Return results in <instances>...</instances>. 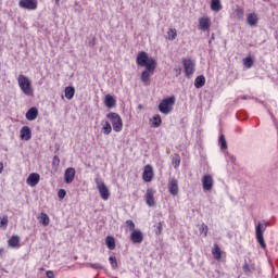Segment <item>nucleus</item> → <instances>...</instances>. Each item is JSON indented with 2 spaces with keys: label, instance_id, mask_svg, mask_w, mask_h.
Here are the masks:
<instances>
[{
  "label": "nucleus",
  "instance_id": "32",
  "mask_svg": "<svg viewBox=\"0 0 278 278\" xmlns=\"http://www.w3.org/2000/svg\"><path fill=\"white\" fill-rule=\"evenodd\" d=\"M109 262L113 270H116L118 268V261H116V256H110Z\"/></svg>",
  "mask_w": 278,
  "mask_h": 278
},
{
  "label": "nucleus",
  "instance_id": "33",
  "mask_svg": "<svg viewBox=\"0 0 278 278\" xmlns=\"http://www.w3.org/2000/svg\"><path fill=\"white\" fill-rule=\"evenodd\" d=\"M172 164L174 168H179V164H181V157H179V155H175L172 160Z\"/></svg>",
  "mask_w": 278,
  "mask_h": 278
},
{
  "label": "nucleus",
  "instance_id": "46",
  "mask_svg": "<svg viewBox=\"0 0 278 278\" xmlns=\"http://www.w3.org/2000/svg\"><path fill=\"white\" fill-rule=\"evenodd\" d=\"M228 160L233 164V162H236V156L228 154Z\"/></svg>",
  "mask_w": 278,
  "mask_h": 278
},
{
  "label": "nucleus",
  "instance_id": "39",
  "mask_svg": "<svg viewBox=\"0 0 278 278\" xmlns=\"http://www.w3.org/2000/svg\"><path fill=\"white\" fill-rule=\"evenodd\" d=\"M8 215H4L2 218H0V227H8Z\"/></svg>",
  "mask_w": 278,
  "mask_h": 278
},
{
  "label": "nucleus",
  "instance_id": "30",
  "mask_svg": "<svg viewBox=\"0 0 278 278\" xmlns=\"http://www.w3.org/2000/svg\"><path fill=\"white\" fill-rule=\"evenodd\" d=\"M177 38V29L169 28L167 31V40H175Z\"/></svg>",
  "mask_w": 278,
  "mask_h": 278
},
{
  "label": "nucleus",
  "instance_id": "44",
  "mask_svg": "<svg viewBox=\"0 0 278 278\" xmlns=\"http://www.w3.org/2000/svg\"><path fill=\"white\" fill-rule=\"evenodd\" d=\"M46 277H48V278H55V274H53L52 270H48V271H46Z\"/></svg>",
  "mask_w": 278,
  "mask_h": 278
},
{
  "label": "nucleus",
  "instance_id": "13",
  "mask_svg": "<svg viewBox=\"0 0 278 278\" xmlns=\"http://www.w3.org/2000/svg\"><path fill=\"white\" fill-rule=\"evenodd\" d=\"M168 192L173 197H177L179 194V181L176 178H172L168 181Z\"/></svg>",
  "mask_w": 278,
  "mask_h": 278
},
{
  "label": "nucleus",
  "instance_id": "42",
  "mask_svg": "<svg viewBox=\"0 0 278 278\" xmlns=\"http://www.w3.org/2000/svg\"><path fill=\"white\" fill-rule=\"evenodd\" d=\"M58 197H59V199H64V197H66V190L60 189L58 191Z\"/></svg>",
  "mask_w": 278,
  "mask_h": 278
},
{
  "label": "nucleus",
  "instance_id": "37",
  "mask_svg": "<svg viewBox=\"0 0 278 278\" xmlns=\"http://www.w3.org/2000/svg\"><path fill=\"white\" fill-rule=\"evenodd\" d=\"M207 231H208V227L205 224H202L200 226V233L204 235V238H207Z\"/></svg>",
  "mask_w": 278,
  "mask_h": 278
},
{
  "label": "nucleus",
  "instance_id": "19",
  "mask_svg": "<svg viewBox=\"0 0 278 278\" xmlns=\"http://www.w3.org/2000/svg\"><path fill=\"white\" fill-rule=\"evenodd\" d=\"M8 244L10 247V249H18L21 247V237L14 235L12 236L9 241Z\"/></svg>",
  "mask_w": 278,
  "mask_h": 278
},
{
  "label": "nucleus",
  "instance_id": "41",
  "mask_svg": "<svg viewBox=\"0 0 278 278\" xmlns=\"http://www.w3.org/2000/svg\"><path fill=\"white\" fill-rule=\"evenodd\" d=\"M52 166H55V168H58L60 166V156H58V155L53 156Z\"/></svg>",
  "mask_w": 278,
  "mask_h": 278
},
{
  "label": "nucleus",
  "instance_id": "9",
  "mask_svg": "<svg viewBox=\"0 0 278 278\" xmlns=\"http://www.w3.org/2000/svg\"><path fill=\"white\" fill-rule=\"evenodd\" d=\"M130 242L132 244H142L144 242V233L140 229H136L130 233Z\"/></svg>",
  "mask_w": 278,
  "mask_h": 278
},
{
  "label": "nucleus",
  "instance_id": "27",
  "mask_svg": "<svg viewBox=\"0 0 278 278\" xmlns=\"http://www.w3.org/2000/svg\"><path fill=\"white\" fill-rule=\"evenodd\" d=\"M64 92H65V98L68 99V101H71V99L75 97V87H66Z\"/></svg>",
  "mask_w": 278,
  "mask_h": 278
},
{
  "label": "nucleus",
  "instance_id": "12",
  "mask_svg": "<svg viewBox=\"0 0 278 278\" xmlns=\"http://www.w3.org/2000/svg\"><path fill=\"white\" fill-rule=\"evenodd\" d=\"M211 27H212V20L208 16H203L199 18L200 31H210Z\"/></svg>",
  "mask_w": 278,
  "mask_h": 278
},
{
  "label": "nucleus",
  "instance_id": "34",
  "mask_svg": "<svg viewBox=\"0 0 278 278\" xmlns=\"http://www.w3.org/2000/svg\"><path fill=\"white\" fill-rule=\"evenodd\" d=\"M126 227L128 228L129 231L134 232L136 231V224L131 219L126 220Z\"/></svg>",
  "mask_w": 278,
  "mask_h": 278
},
{
  "label": "nucleus",
  "instance_id": "25",
  "mask_svg": "<svg viewBox=\"0 0 278 278\" xmlns=\"http://www.w3.org/2000/svg\"><path fill=\"white\" fill-rule=\"evenodd\" d=\"M38 220L39 223H41V225H43V227H48V225L51 223V219L49 218V215H47V213H40Z\"/></svg>",
  "mask_w": 278,
  "mask_h": 278
},
{
  "label": "nucleus",
  "instance_id": "17",
  "mask_svg": "<svg viewBox=\"0 0 278 278\" xmlns=\"http://www.w3.org/2000/svg\"><path fill=\"white\" fill-rule=\"evenodd\" d=\"M247 23L250 27H257V23H260V16H257V13H249L247 16Z\"/></svg>",
  "mask_w": 278,
  "mask_h": 278
},
{
  "label": "nucleus",
  "instance_id": "8",
  "mask_svg": "<svg viewBox=\"0 0 278 278\" xmlns=\"http://www.w3.org/2000/svg\"><path fill=\"white\" fill-rule=\"evenodd\" d=\"M182 64H184L186 77H192V75H194V66H195L194 61L190 59H185L182 61Z\"/></svg>",
  "mask_w": 278,
  "mask_h": 278
},
{
  "label": "nucleus",
  "instance_id": "35",
  "mask_svg": "<svg viewBox=\"0 0 278 278\" xmlns=\"http://www.w3.org/2000/svg\"><path fill=\"white\" fill-rule=\"evenodd\" d=\"M153 121V127H160V125H162V117L160 115H154Z\"/></svg>",
  "mask_w": 278,
  "mask_h": 278
},
{
  "label": "nucleus",
  "instance_id": "28",
  "mask_svg": "<svg viewBox=\"0 0 278 278\" xmlns=\"http://www.w3.org/2000/svg\"><path fill=\"white\" fill-rule=\"evenodd\" d=\"M102 132L104 136H110L112 134V125L110 122H105L102 126Z\"/></svg>",
  "mask_w": 278,
  "mask_h": 278
},
{
  "label": "nucleus",
  "instance_id": "18",
  "mask_svg": "<svg viewBox=\"0 0 278 278\" xmlns=\"http://www.w3.org/2000/svg\"><path fill=\"white\" fill-rule=\"evenodd\" d=\"M74 180H75V168L68 167L67 169H65L64 181L65 184H73Z\"/></svg>",
  "mask_w": 278,
  "mask_h": 278
},
{
  "label": "nucleus",
  "instance_id": "26",
  "mask_svg": "<svg viewBox=\"0 0 278 278\" xmlns=\"http://www.w3.org/2000/svg\"><path fill=\"white\" fill-rule=\"evenodd\" d=\"M205 86V76L200 75L194 79V87L195 88H203Z\"/></svg>",
  "mask_w": 278,
  "mask_h": 278
},
{
  "label": "nucleus",
  "instance_id": "2",
  "mask_svg": "<svg viewBox=\"0 0 278 278\" xmlns=\"http://www.w3.org/2000/svg\"><path fill=\"white\" fill-rule=\"evenodd\" d=\"M17 84L20 86V90H22L26 97H34V88L31 87V80L29 77L20 74L17 77Z\"/></svg>",
  "mask_w": 278,
  "mask_h": 278
},
{
  "label": "nucleus",
  "instance_id": "11",
  "mask_svg": "<svg viewBox=\"0 0 278 278\" xmlns=\"http://www.w3.org/2000/svg\"><path fill=\"white\" fill-rule=\"evenodd\" d=\"M18 5L23 10H37L38 0H20Z\"/></svg>",
  "mask_w": 278,
  "mask_h": 278
},
{
  "label": "nucleus",
  "instance_id": "6",
  "mask_svg": "<svg viewBox=\"0 0 278 278\" xmlns=\"http://www.w3.org/2000/svg\"><path fill=\"white\" fill-rule=\"evenodd\" d=\"M267 225L263 226L258 223L255 227L256 241L261 245V249H266V241H264V231H266Z\"/></svg>",
  "mask_w": 278,
  "mask_h": 278
},
{
  "label": "nucleus",
  "instance_id": "40",
  "mask_svg": "<svg viewBox=\"0 0 278 278\" xmlns=\"http://www.w3.org/2000/svg\"><path fill=\"white\" fill-rule=\"evenodd\" d=\"M236 16L239 20L243 18L244 17V10L243 9H237L236 10Z\"/></svg>",
  "mask_w": 278,
  "mask_h": 278
},
{
  "label": "nucleus",
  "instance_id": "4",
  "mask_svg": "<svg viewBox=\"0 0 278 278\" xmlns=\"http://www.w3.org/2000/svg\"><path fill=\"white\" fill-rule=\"evenodd\" d=\"M106 118L110 119L113 130L116 131V134L123 131V118H121V115H118V113L111 112L106 114Z\"/></svg>",
  "mask_w": 278,
  "mask_h": 278
},
{
  "label": "nucleus",
  "instance_id": "16",
  "mask_svg": "<svg viewBox=\"0 0 278 278\" xmlns=\"http://www.w3.org/2000/svg\"><path fill=\"white\" fill-rule=\"evenodd\" d=\"M20 138L26 142L31 140V128L29 126H23L20 130Z\"/></svg>",
  "mask_w": 278,
  "mask_h": 278
},
{
  "label": "nucleus",
  "instance_id": "22",
  "mask_svg": "<svg viewBox=\"0 0 278 278\" xmlns=\"http://www.w3.org/2000/svg\"><path fill=\"white\" fill-rule=\"evenodd\" d=\"M38 118V109L37 108H30L26 112V119L27 121H36Z\"/></svg>",
  "mask_w": 278,
  "mask_h": 278
},
{
  "label": "nucleus",
  "instance_id": "23",
  "mask_svg": "<svg viewBox=\"0 0 278 278\" xmlns=\"http://www.w3.org/2000/svg\"><path fill=\"white\" fill-rule=\"evenodd\" d=\"M105 243L110 251H114L116 249V240H114V237L108 236Z\"/></svg>",
  "mask_w": 278,
  "mask_h": 278
},
{
  "label": "nucleus",
  "instance_id": "5",
  "mask_svg": "<svg viewBox=\"0 0 278 278\" xmlns=\"http://www.w3.org/2000/svg\"><path fill=\"white\" fill-rule=\"evenodd\" d=\"M94 181L101 199L103 201H108V199H110V189L108 188L103 179H101L100 177L96 178Z\"/></svg>",
  "mask_w": 278,
  "mask_h": 278
},
{
  "label": "nucleus",
  "instance_id": "43",
  "mask_svg": "<svg viewBox=\"0 0 278 278\" xmlns=\"http://www.w3.org/2000/svg\"><path fill=\"white\" fill-rule=\"evenodd\" d=\"M174 73H175L176 77H179V75H181V67H175Z\"/></svg>",
  "mask_w": 278,
  "mask_h": 278
},
{
  "label": "nucleus",
  "instance_id": "10",
  "mask_svg": "<svg viewBox=\"0 0 278 278\" xmlns=\"http://www.w3.org/2000/svg\"><path fill=\"white\" fill-rule=\"evenodd\" d=\"M144 200L149 207H155V190L148 188L146 191Z\"/></svg>",
  "mask_w": 278,
  "mask_h": 278
},
{
  "label": "nucleus",
  "instance_id": "29",
  "mask_svg": "<svg viewBox=\"0 0 278 278\" xmlns=\"http://www.w3.org/2000/svg\"><path fill=\"white\" fill-rule=\"evenodd\" d=\"M212 255L215 260H220L222 254H220V247L218 244H214V248L212 250Z\"/></svg>",
  "mask_w": 278,
  "mask_h": 278
},
{
  "label": "nucleus",
  "instance_id": "7",
  "mask_svg": "<svg viewBox=\"0 0 278 278\" xmlns=\"http://www.w3.org/2000/svg\"><path fill=\"white\" fill-rule=\"evenodd\" d=\"M202 188L204 192H210L214 188V176L206 174L202 177Z\"/></svg>",
  "mask_w": 278,
  "mask_h": 278
},
{
  "label": "nucleus",
  "instance_id": "48",
  "mask_svg": "<svg viewBox=\"0 0 278 278\" xmlns=\"http://www.w3.org/2000/svg\"><path fill=\"white\" fill-rule=\"evenodd\" d=\"M3 173V163H0V175Z\"/></svg>",
  "mask_w": 278,
  "mask_h": 278
},
{
  "label": "nucleus",
  "instance_id": "36",
  "mask_svg": "<svg viewBox=\"0 0 278 278\" xmlns=\"http://www.w3.org/2000/svg\"><path fill=\"white\" fill-rule=\"evenodd\" d=\"M243 64L245 68H251L253 66V59L251 56L243 59Z\"/></svg>",
  "mask_w": 278,
  "mask_h": 278
},
{
  "label": "nucleus",
  "instance_id": "3",
  "mask_svg": "<svg viewBox=\"0 0 278 278\" xmlns=\"http://www.w3.org/2000/svg\"><path fill=\"white\" fill-rule=\"evenodd\" d=\"M175 96L163 99L159 104V112L165 115L170 114V112H173V108L175 106Z\"/></svg>",
  "mask_w": 278,
  "mask_h": 278
},
{
  "label": "nucleus",
  "instance_id": "38",
  "mask_svg": "<svg viewBox=\"0 0 278 278\" xmlns=\"http://www.w3.org/2000/svg\"><path fill=\"white\" fill-rule=\"evenodd\" d=\"M90 268H93V270H103V265L99 264V263H91Z\"/></svg>",
  "mask_w": 278,
  "mask_h": 278
},
{
  "label": "nucleus",
  "instance_id": "47",
  "mask_svg": "<svg viewBox=\"0 0 278 278\" xmlns=\"http://www.w3.org/2000/svg\"><path fill=\"white\" fill-rule=\"evenodd\" d=\"M157 230H159V233L162 232V223H160V224L157 225Z\"/></svg>",
  "mask_w": 278,
  "mask_h": 278
},
{
  "label": "nucleus",
  "instance_id": "1",
  "mask_svg": "<svg viewBox=\"0 0 278 278\" xmlns=\"http://www.w3.org/2000/svg\"><path fill=\"white\" fill-rule=\"evenodd\" d=\"M137 66H141L144 71L141 73L140 79L144 86H149L151 76L155 73L157 68V61L153 56H150L147 52L141 51L137 54L136 59Z\"/></svg>",
  "mask_w": 278,
  "mask_h": 278
},
{
  "label": "nucleus",
  "instance_id": "20",
  "mask_svg": "<svg viewBox=\"0 0 278 278\" xmlns=\"http://www.w3.org/2000/svg\"><path fill=\"white\" fill-rule=\"evenodd\" d=\"M256 270H257V267L255 266V264H249V263L243 264V271L248 277H251V275H253V273H255Z\"/></svg>",
  "mask_w": 278,
  "mask_h": 278
},
{
  "label": "nucleus",
  "instance_id": "24",
  "mask_svg": "<svg viewBox=\"0 0 278 278\" xmlns=\"http://www.w3.org/2000/svg\"><path fill=\"white\" fill-rule=\"evenodd\" d=\"M211 10L213 12H220V10H223V4L220 3V0H211Z\"/></svg>",
  "mask_w": 278,
  "mask_h": 278
},
{
  "label": "nucleus",
  "instance_id": "15",
  "mask_svg": "<svg viewBox=\"0 0 278 278\" xmlns=\"http://www.w3.org/2000/svg\"><path fill=\"white\" fill-rule=\"evenodd\" d=\"M142 179L147 184L153 181V166L151 165H146L143 173H142Z\"/></svg>",
  "mask_w": 278,
  "mask_h": 278
},
{
  "label": "nucleus",
  "instance_id": "49",
  "mask_svg": "<svg viewBox=\"0 0 278 278\" xmlns=\"http://www.w3.org/2000/svg\"><path fill=\"white\" fill-rule=\"evenodd\" d=\"M241 99L247 100V99H248V97H247V96H243V97H241Z\"/></svg>",
  "mask_w": 278,
  "mask_h": 278
},
{
  "label": "nucleus",
  "instance_id": "21",
  "mask_svg": "<svg viewBox=\"0 0 278 278\" xmlns=\"http://www.w3.org/2000/svg\"><path fill=\"white\" fill-rule=\"evenodd\" d=\"M104 105L112 110V108H116V99L113 98L112 94H106L104 98Z\"/></svg>",
  "mask_w": 278,
  "mask_h": 278
},
{
  "label": "nucleus",
  "instance_id": "31",
  "mask_svg": "<svg viewBox=\"0 0 278 278\" xmlns=\"http://www.w3.org/2000/svg\"><path fill=\"white\" fill-rule=\"evenodd\" d=\"M218 144H219L222 150L227 149V139H225V135L219 136Z\"/></svg>",
  "mask_w": 278,
  "mask_h": 278
},
{
  "label": "nucleus",
  "instance_id": "45",
  "mask_svg": "<svg viewBox=\"0 0 278 278\" xmlns=\"http://www.w3.org/2000/svg\"><path fill=\"white\" fill-rule=\"evenodd\" d=\"M89 47H94V45H97V38H92L91 40H89L88 42Z\"/></svg>",
  "mask_w": 278,
  "mask_h": 278
},
{
  "label": "nucleus",
  "instance_id": "14",
  "mask_svg": "<svg viewBox=\"0 0 278 278\" xmlns=\"http://www.w3.org/2000/svg\"><path fill=\"white\" fill-rule=\"evenodd\" d=\"M26 184L30 188H36V186H38V184H40V174H38V173L29 174V176L26 179Z\"/></svg>",
  "mask_w": 278,
  "mask_h": 278
}]
</instances>
